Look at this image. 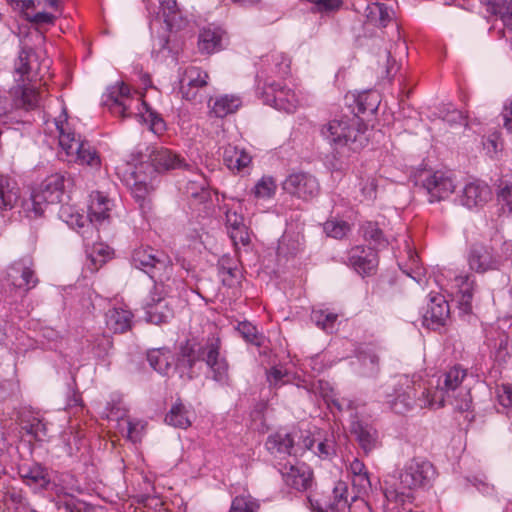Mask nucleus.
Masks as SVG:
<instances>
[{
  "label": "nucleus",
  "instance_id": "obj_1",
  "mask_svg": "<svg viewBox=\"0 0 512 512\" xmlns=\"http://www.w3.org/2000/svg\"><path fill=\"white\" fill-rule=\"evenodd\" d=\"M467 370L461 365H454L443 372L433 375L424 382L429 394L428 398L421 400V405H430L437 409L451 405L460 412L468 411L471 406V396L463 386Z\"/></svg>",
  "mask_w": 512,
  "mask_h": 512
},
{
  "label": "nucleus",
  "instance_id": "obj_2",
  "mask_svg": "<svg viewBox=\"0 0 512 512\" xmlns=\"http://www.w3.org/2000/svg\"><path fill=\"white\" fill-rule=\"evenodd\" d=\"M103 103L113 115L121 118H143L144 114L148 113L151 130L159 134L165 130V122L149 110L143 95L137 91L132 92L124 82L110 86L104 95Z\"/></svg>",
  "mask_w": 512,
  "mask_h": 512
},
{
  "label": "nucleus",
  "instance_id": "obj_3",
  "mask_svg": "<svg viewBox=\"0 0 512 512\" xmlns=\"http://www.w3.org/2000/svg\"><path fill=\"white\" fill-rule=\"evenodd\" d=\"M221 340L218 335L212 334L197 349L186 345L182 347L175 369L188 368L191 370L197 361H204L212 372L213 379L220 384L229 382V366L220 354Z\"/></svg>",
  "mask_w": 512,
  "mask_h": 512
},
{
  "label": "nucleus",
  "instance_id": "obj_4",
  "mask_svg": "<svg viewBox=\"0 0 512 512\" xmlns=\"http://www.w3.org/2000/svg\"><path fill=\"white\" fill-rule=\"evenodd\" d=\"M366 131V124L357 114L330 120L321 128L324 139L339 153L345 148L352 152L364 148L368 142Z\"/></svg>",
  "mask_w": 512,
  "mask_h": 512
},
{
  "label": "nucleus",
  "instance_id": "obj_5",
  "mask_svg": "<svg viewBox=\"0 0 512 512\" xmlns=\"http://www.w3.org/2000/svg\"><path fill=\"white\" fill-rule=\"evenodd\" d=\"M112 206L113 203L107 196L96 191L90 195L87 216L70 213L67 206L61 207L60 215L71 227L84 229L82 236L85 240H90L97 233V226L109 219Z\"/></svg>",
  "mask_w": 512,
  "mask_h": 512
},
{
  "label": "nucleus",
  "instance_id": "obj_6",
  "mask_svg": "<svg viewBox=\"0 0 512 512\" xmlns=\"http://www.w3.org/2000/svg\"><path fill=\"white\" fill-rule=\"evenodd\" d=\"M59 132V145L67 156V161L98 169L101 158L96 148L87 140L72 131L67 122L55 120Z\"/></svg>",
  "mask_w": 512,
  "mask_h": 512
},
{
  "label": "nucleus",
  "instance_id": "obj_7",
  "mask_svg": "<svg viewBox=\"0 0 512 512\" xmlns=\"http://www.w3.org/2000/svg\"><path fill=\"white\" fill-rule=\"evenodd\" d=\"M423 398L429 399L424 382L401 376L393 385L392 391L387 392L386 402L395 413L405 414L415 407L430 408V405H421Z\"/></svg>",
  "mask_w": 512,
  "mask_h": 512
},
{
  "label": "nucleus",
  "instance_id": "obj_8",
  "mask_svg": "<svg viewBox=\"0 0 512 512\" xmlns=\"http://www.w3.org/2000/svg\"><path fill=\"white\" fill-rule=\"evenodd\" d=\"M70 179L63 173L49 175L40 185L39 189L33 191L29 201L25 203V210L29 218H37L44 214L49 204H56L61 201L65 182Z\"/></svg>",
  "mask_w": 512,
  "mask_h": 512
},
{
  "label": "nucleus",
  "instance_id": "obj_9",
  "mask_svg": "<svg viewBox=\"0 0 512 512\" xmlns=\"http://www.w3.org/2000/svg\"><path fill=\"white\" fill-rule=\"evenodd\" d=\"M131 261L135 268L148 274L155 285L169 280L173 269L169 257L151 247L135 249Z\"/></svg>",
  "mask_w": 512,
  "mask_h": 512
},
{
  "label": "nucleus",
  "instance_id": "obj_10",
  "mask_svg": "<svg viewBox=\"0 0 512 512\" xmlns=\"http://www.w3.org/2000/svg\"><path fill=\"white\" fill-rule=\"evenodd\" d=\"M7 282L15 292L21 291L22 297L35 288L39 281L32 258L25 256L14 261L7 269Z\"/></svg>",
  "mask_w": 512,
  "mask_h": 512
},
{
  "label": "nucleus",
  "instance_id": "obj_11",
  "mask_svg": "<svg viewBox=\"0 0 512 512\" xmlns=\"http://www.w3.org/2000/svg\"><path fill=\"white\" fill-rule=\"evenodd\" d=\"M50 60L43 58L39 60V56L30 47H22L18 58L15 61L14 70L22 81H37L42 79L48 73Z\"/></svg>",
  "mask_w": 512,
  "mask_h": 512
},
{
  "label": "nucleus",
  "instance_id": "obj_12",
  "mask_svg": "<svg viewBox=\"0 0 512 512\" xmlns=\"http://www.w3.org/2000/svg\"><path fill=\"white\" fill-rule=\"evenodd\" d=\"M467 260L470 269L477 273L500 270L505 265L503 255L484 244L472 245Z\"/></svg>",
  "mask_w": 512,
  "mask_h": 512
},
{
  "label": "nucleus",
  "instance_id": "obj_13",
  "mask_svg": "<svg viewBox=\"0 0 512 512\" xmlns=\"http://www.w3.org/2000/svg\"><path fill=\"white\" fill-rule=\"evenodd\" d=\"M435 474L434 467L431 462L420 458L409 460L399 479L403 488L415 489L427 485Z\"/></svg>",
  "mask_w": 512,
  "mask_h": 512
},
{
  "label": "nucleus",
  "instance_id": "obj_14",
  "mask_svg": "<svg viewBox=\"0 0 512 512\" xmlns=\"http://www.w3.org/2000/svg\"><path fill=\"white\" fill-rule=\"evenodd\" d=\"M422 188L429 195V201H441L448 198L455 190L454 180L450 172H426L420 176Z\"/></svg>",
  "mask_w": 512,
  "mask_h": 512
},
{
  "label": "nucleus",
  "instance_id": "obj_15",
  "mask_svg": "<svg viewBox=\"0 0 512 512\" xmlns=\"http://www.w3.org/2000/svg\"><path fill=\"white\" fill-rule=\"evenodd\" d=\"M282 186L285 192L302 200H310L320 192L318 180L307 172L291 173Z\"/></svg>",
  "mask_w": 512,
  "mask_h": 512
},
{
  "label": "nucleus",
  "instance_id": "obj_16",
  "mask_svg": "<svg viewBox=\"0 0 512 512\" xmlns=\"http://www.w3.org/2000/svg\"><path fill=\"white\" fill-rule=\"evenodd\" d=\"M265 103L278 110L292 113L300 103L296 92L281 82L268 83L264 90Z\"/></svg>",
  "mask_w": 512,
  "mask_h": 512
},
{
  "label": "nucleus",
  "instance_id": "obj_17",
  "mask_svg": "<svg viewBox=\"0 0 512 512\" xmlns=\"http://www.w3.org/2000/svg\"><path fill=\"white\" fill-rule=\"evenodd\" d=\"M169 293L168 286L164 283L154 285L150 300L146 303V319L153 324H162L172 317L173 312L169 307L165 296Z\"/></svg>",
  "mask_w": 512,
  "mask_h": 512
},
{
  "label": "nucleus",
  "instance_id": "obj_18",
  "mask_svg": "<svg viewBox=\"0 0 512 512\" xmlns=\"http://www.w3.org/2000/svg\"><path fill=\"white\" fill-rule=\"evenodd\" d=\"M278 470L286 485L298 491H306L313 484V473L305 463H279Z\"/></svg>",
  "mask_w": 512,
  "mask_h": 512
},
{
  "label": "nucleus",
  "instance_id": "obj_19",
  "mask_svg": "<svg viewBox=\"0 0 512 512\" xmlns=\"http://www.w3.org/2000/svg\"><path fill=\"white\" fill-rule=\"evenodd\" d=\"M450 315V307L441 294H431L429 302L423 313V325L436 330L444 326Z\"/></svg>",
  "mask_w": 512,
  "mask_h": 512
},
{
  "label": "nucleus",
  "instance_id": "obj_20",
  "mask_svg": "<svg viewBox=\"0 0 512 512\" xmlns=\"http://www.w3.org/2000/svg\"><path fill=\"white\" fill-rule=\"evenodd\" d=\"M492 189L484 181L474 180L468 182L463 187L459 195L460 203L471 209L483 207L492 199Z\"/></svg>",
  "mask_w": 512,
  "mask_h": 512
},
{
  "label": "nucleus",
  "instance_id": "obj_21",
  "mask_svg": "<svg viewBox=\"0 0 512 512\" xmlns=\"http://www.w3.org/2000/svg\"><path fill=\"white\" fill-rule=\"evenodd\" d=\"M149 158L155 171L160 173L175 169H193V166L186 163L185 159L181 155L166 147L154 148L151 151Z\"/></svg>",
  "mask_w": 512,
  "mask_h": 512
},
{
  "label": "nucleus",
  "instance_id": "obj_22",
  "mask_svg": "<svg viewBox=\"0 0 512 512\" xmlns=\"http://www.w3.org/2000/svg\"><path fill=\"white\" fill-rule=\"evenodd\" d=\"M313 512H347L350 507L348 501V486L343 481H338L332 491V499L324 504L318 500L308 498Z\"/></svg>",
  "mask_w": 512,
  "mask_h": 512
},
{
  "label": "nucleus",
  "instance_id": "obj_23",
  "mask_svg": "<svg viewBox=\"0 0 512 512\" xmlns=\"http://www.w3.org/2000/svg\"><path fill=\"white\" fill-rule=\"evenodd\" d=\"M348 264L361 275H370L378 265L377 252L372 248L355 246L348 251Z\"/></svg>",
  "mask_w": 512,
  "mask_h": 512
},
{
  "label": "nucleus",
  "instance_id": "obj_24",
  "mask_svg": "<svg viewBox=\"0 0 512 512\" xmlns=\"http://www.w3.org/2000/svg\"><path fill=\"white\" fill-rule=\"evenodd\" d=\"M208 73L199 67H188L181 80V93L183 98L189 101H196L198 92L207 86Z\"/></svg>",
  "mask_w": 512,
  "mask_h": 512
},
{
  "label": "nucleus",
  "instance_id": "obj_25",
  "mask_svg": "<svg viewBox=\"0 0 512 512\" xmlns=\"http://www.w3.org/2000/svg\"><path fill=\"white\" fill-rule=\"evenodd\" d=\"M226 32L217 26L204 27L198 37V48L203 54H213L223 49Z\"/></svg>",
  "mask_w": 512,
  "mask_h": 512
},
{
  "label": "nucleus",
  "instance_id": "obj_26",
  "mask_svg": "<svg viewBox=\"0 0 512 512\" xmlns=\"http://www.w3.org/2000/svg\"><path fill=\"white\" fill-rule=\"evenodd\" d=\"M19 475L27 485L35 489H47L50 484L47 468L38 463L21 465Z\"/></svg>",
  "mask_w": 512,
  "mask_h": 512
},
{
  "label": "nucleus",
  "instance_id": "obj_27",
  "mask_svg": "<svg viewBox=\"0 0 512 512\" xmlns=\"http://www.w3.org/2000/svg\"><path fill=\"white\" fill-rule=\"evenodd\" d=\"M347 469L351 477L352 486L358 496L366 495L371 490L372 484L365 464L360 459L353 458Z\"/></svg>",
  "mask_w": 512,
  "mask_h": 512
},
{
  "label": "nucleus",
  "instance_id": "obj_28",
  "mask_svg": "<svg viewBox=\"0 0 512 512\" xmlns=\"http://www.w3.org/2000/svg\"><path fill=\"white\" fill-rule=\"evenodd\" d=\"M11 93L13 97L12 108L30 111L39 106L40 94L34 87L18 85L12 89Z\"/></svg>",
  "mask_w": 512,
  "mask_h": 512
},
{
  "label": "nucleus",
  "instance_id": "obj_29",
  "mask_svg": "<svg viewBox=\"0 0 512 512\" xmlns=\"http://www.w3.org/2000/svg\"><path fill=\"white\" fill-rule=\"evenodd\" d=\"M133 314L125 307H113L105 314L107 328L114 333H124L132 326Z\"/></svg>",
  "mask_w": 512,
  "mask_h": 512
},
{
  "label": "nucleus",
  "instance_id": "obj_30",
  "mask_svg": "<svg viewBox=\"0 0 512 512\" xmlns=\"http://www.w3.org/2000/svg\"><path fill=\"white\" fill-rule=\"evenodd\" d=\"M294 439L291 434L284 432H276L271 434L265 443L267 450L275 457L285 455L296 456L297 452L293 450Z\"/></svg>",
  "mask_w": 512,
  "mask_h": 512
},
{
  "label": "nucleus",
  "instance_id": "obj_31",
  "mask_svg": "<svg viewBox=\"0 0 512 512\" xmlns=\"http://www.w3.org/2000/svg\"><path fill=\"white\" fill-rule=\"evenodd\" d=\"M223 161L229 170L241 173L249 168L252 158L244 149L228 145L223 152Z\"/></svg>",
  "mask_w": 512,
  "mask_h": 512
},
{
  "label": "nucleus",
  "instance_id": "obj_32",
  "mask_svg": "<svg viewBox=\"0 0 512 512\" xmlns=\"http://www.w3.org/2000/svg\"><path fill=\"white\" fill-rule=\"evenodd\" d=\"M351 432L366 455L378 446V432L372 426L357 421L352 424Z\"/></svg>",
  "mask_w": 512,
  "mask_h": 512
},
{
  "label": "nucleus",
  "instance_id": "obj_33",
  "mask_svg": "<svg viewBox=\"0 0 512 512\" xmlns=\"http://www.w3.org/2000/svg\"><path fill=\"white\" fill-rule=\"evenodd\" d=\"M206 186L207 182L203 174H196L195 179L189 180L186 193L193 199L192 205L203 204L205 209L212 206L211 194Z\"/></svg>",
  "mask_w": 512,
  "mask_h": 512
},
{
  "label": "nucleus",
  "instance_id": "obj_34",
  "mask_svg": "<svg viewBox=\"0 0 512 512\" xmlns=\"http://www.w3.org/2000/svg\"><path fill=\"white\" fill-rule=\"evenodd\" d=\"M455 283L459 288L457 294L459 309L465 314H470L472 312L474 279L468 274L459 275L455 278Z\"/></svg>",
  "mask_w": 512,
  "mask_h": 512
},
{
  "label": "nucleus",
  "instance_id": "obj_35",
  "mask_svg": "<svg viewBox=\"0 0 512 512\" xmlns=\"http://www.w3.org/2000/svg\"><path fill=\"white\" fill-rule=\"evenodd\" d=\"M19 196L17 183L8 176L0 175V210L12 209Z\"/></svg>",
  "mask_w": 512,
  "mask_h": 512
},
{
  "label": "nucleus",
  "instance_id": "obj_36",
  "mask_svg": "<svg viewBox=\"0 0 512 512\" xmlns=\"http://www.w3.org/2000/svg\"><path fill=\"white\" fill-rule=\"evenodd\" d=\"M406 50L407 47L405 43L398 41L390 45L389 49H385L383 53L379 55L378 63L384 67L386 77L391 78L397 73L399 66L395 58L396 54L398 52L403 54Z\"/></svg>",
  "mask_w": 512,
  "mask_h": 512
},
{
  "label": "nucleus",
  "instance_id": "obj_37",
  "mask_svg": "<svg viewBox=\"0 0 512 512\" xmlns=\"http://www.w3.org/2000/svg\"><path fill=\"white\" fill-rule=\"evenodd\" d=\"M367 21L377 27H386L394 16V11L384 3H370L365 9Z\"/></svg>",
  "mask_w": 512,
  "mask_h": 512
},
{
  "label": "nucleus",
  "instance_id": "obj_38",
  "mask_svg": "<svg viewBox=\"0 0 512 512\" xmlns=\"http://www.w3.org/2000/svg\"><path fill=\"white\" fill-rule=\"evenodd\" d=\"M211 101L212 99L209 101L210 112L220 118L236 112L242 104L241 99L235 95H223L217 97L213 103Z\"/></svg>",
  "mask_w": 512,
  "mask_h": 512
},
{
  "label": "nucleus",
  "instance_id": "obj_39",
  "mask_svg": "<svg viewBox=\"0 0 512 512\" xmlns=\"http://www.w3.org/2000/svg\"><path fill=\"white\" fill-rule=\"evenodd\" d=\"M486 10L498 16L503 25L512 31V0H482Z\"/></svg>",
  "mask_w": 512,
  "mask_h": 512
},
{
  "label": "nucleus",
  "instance_id": "obj_40",
  "mask_svg": "<svg viewBox=\"0 0 512 512\" xmlns=\"http://www.w3.org/2000/svg\"><path fill=\"white\" fill-rule=\"evenodd\" d=\"M147 360L155 371L166 375L172 367L174 356L169 349H153L147 353Z\"/></svg>",
  "mask_w": 512,
  "mask_h": 512
},
{
  "label": "nucleus",
  "instance_id": "obj_41",
  "mask_svg": "<svg viewBox=\"0 0 512 512\" xmlns=\"http://www.w3.org/2000/svg\"><path fill=\"white\" fill-rule=\"evenodd\" d=\"M495 194L500 211L512 215V176L498 180Z\"/></svg>",
  "mask_w": 512,
  "mask_h": 512
},
{
  "label": "nucleus",
  "instance_id": "obj_42",
  "mask_svg": "<svg viewBox=\"0 0 512 512\" xmlns=\"http://www.w3.org/2000/svg\"><path fill=\"white\" fill-rule=\"evenodd\" d=\"M494 338H488V346L491 349V355L498 363H503L510 355L508 335L503 331H496Z\"/></svg>",
  "mask_w": 512,
  "mask_h": 512
},
{
  "label": "nucleus",
  "instance_id": "obj_43",
  "mask_svg": "<svg viewBox=\"0 0 512 512\" xmlns=\"http://www.w3.org/2000/svg\"><path fill=\"white\" fill-rule=\"evenodd\" d=\"M190 411L181 402H176L166 414L167 424L181 429H187L191 426Z\"/></svg>",
  "mask_w": 512,
  "mask_h": 512
},
{
  "label": "nucleus",
  "instance_id": "obj_44",
  "mask_svg": "<svg viewBox=\"0 0 512 512\" xmlns=\"http://www.w3.org/2000/svg\"><path fill=\"white\" fill-rule=\"evenodd\" d=\"M304 446L306 449L311 450L320 459H331L335 453V442L333 439L326 438L322 441H316L313 438H305Z\"/></svg>",
  "mask_w": 512,
  "mask_h": 512
},
{
  "label": "nucleus",
  "instance_id": "obj_45",
  "mask_svg": "<svg viewBox=\"0 0 512 512\" xmlns=\"http://www.w3.org/2000/svg\"><path fill=\"white\" fill-rule=\"evenodd\" d=\"M364 239L371 245L370 248H383L388 245V240L378 227L377 223L368 221L361 226Z\"/></svg>",
  "mask_w": 512,
  "mask_h": 512
},
{
  "label": "nucleus",
  "instance_id": "obj_46",
  "mask_svg": "<svg viewBox=\"0 0 512 512\" xmlns=\"http://www.w3.org/2000/svg\"><path fill=\"white\" fill-rule=\"evenodd\" d=\"M219 269L222 274V281L225 285L233 286L241 278L240 269L229 257H223L219 261Z\"/></svg>",
  "mask_w": 512,
  "mask_h": 512
},
{
  "label": "nucleus",
  "instance_id": "obj_47",
  "mask_svg": "<svg viewBox=\"0 0 512 512\" xmlns=\"http://www.w3.org/2000/svg\"><path fill=\"white\" fill-rule=\"evenodd\" d=\"M277 185L270 176H263L252 189V194L257 199H269L276 193Z\"/></svg>",
  "mask_w": 512,
  "mask_h": 512
},
{
  "label": "nucleus",
  "instance_id": "obj_48",
  "mask_svg": "<svg viewBox=\"0 0 512 512\" xmlns=\"http://www.w3.org/2000/svg\"><path fill=\"white\" fill-rule=\"evenodd\" d=\"M356 104L358 114L374 113L379 105V96L375 92L362 93L357 97Z\"/></svg>",
  "mask_w": 512,
  "mask_h": 512
},
{
  "label": "nucleus",
  "instance_id": "obj_49",
  "mask_svg": "<svg viewBox=\"0 0 512 512\" xmlns=\"http://www.w3.org/2000/svg\"><path fill=\"white\" fill-rule=\"evenodd\" d=\"M325 233L332 238L342 239L351 230L350 225L344 220L331 219L324 223Z\"/></svg>",
  "mask_w": 512,
  "mask_h": 512
},
{
  "label": "nucleus",
  "instance_id": "obj_50",
  "mask_svg": "<svg viewBox=\"0 0 512 512\" xmlns=\"http://www.w3.org/2000/svg\"><path fill=\"white\" fill-rule=\"evenodd\" d=\"M260 505L251 496H236L231 503L229 512H258Z\"/></svg>",
  "mask_w": 512,
  "mask_h": 512
},
{
  "label": "nucleus",
  "instance_id": "obj_51",
  "mask_svg": "<svg viewBox=\"0 0 512 512\" xmlns=\"http://www.w3.org/2000/svg\"><path fill=\"white\" fill-rule=\"evenodd\" d=\"M22 428L35 440L42 441L48 434L46 423L43 420L33 417L31 420L26 422Z\"/></svg>",
  "mask_w": 512,
  "mask_h": 512
},
{
  "label": "nucleus",
  "instance_id": "obj_52",
  "mask_svg": "<svg viewBox=\"0 0 512 512\" xmlns=\"http://www.w3.org/2000/svg\"><path fill=\"white\" fill-rule=\"evenodd\" d=\"M312 321L321 329L331 331L337 320V315L323 310H315L311 314Z\"/></svg>",
  "mask_w": 512,
  "mask_h": 512
},
{
  "label": "nucleus",
  "instance_id": "obj_53",
  "mask_svg": "<svg viewBox=\"0 0 512 512\" xmlns=\"http://www.w3.org/2000/svg\"><path fill=\"white\" fill-rule=\"evenodd\" d=\"M111 252V249L106 245H94L91 252H89V259L93 265L92 269L97 270L101 267L110 258Z\"/></svg>",
  "mask_w": 512,
  "mask_h": 512
},
{
  "label": "nucleus",
  "instance_id": "obj_54",
  "mask_svg": "<svg viewBox=\"0 0 512 512\" xmlns=\"http://www.w3.org/2000/svg\"><path fill=\"white\" fill-rule=\"evenodd\" d=\"M237 330L247 342L255 346L262 345L263 337L258 334L256 327L251 323L246 321L240 322L237 326Z\"/></svg>",
  "mask_w": 512,
  "mask_h": 512
},
{
  "label": "nucleus",
  "instance_id": "obj_55",
  "mask_svg": "<svg viewBox=\"0 0 512 512\" xmlns=\"http://www.w3.org/2000/svg\"><path fill=\"white\" fill-rule=\"evenodd\" d=\"M124 422L127 430V438L133 443L140 441L144 433L145 423L133 419H126Z\"/></svg>",
  "mask_w": 512,
  "mask_h": 512
},
{
  "label": "nucleus",
  "instance_id": "obj_56",
  "mask_svg": "<svg viewBox=\"0 0 512 512\" xmlns=\"http://www.w3.org/2000/svg\"><path fill=\"white\" fill-rule=\"evenodd\" d=\"M365 376H375L379 372V356L375 352L365 353L361 357Z\"/></svg>",
  "mask_w": 512,
  "mask_h": 512
},
{
  "label": "nucleus",
  "instance_id": "obj_57",
  "mask_svg": "<svg viewBox=\"0 0 512 512\" xmlns=\"http://www.w3.org/2000/svg\"><path fill=\"white\" fill-rule=\"evenodd\" d=\"M497 400L506 414L512 413V386L501 385L497 388Z\"/></svg>",
  "mask_w": 512,
  "mask_h": 512
},
{
  "label": "nucleus",
  "instance_id": "obj_58",
  "mask_svg": "<svg viewBox=\"0 0 512 512\" xmlns=\"http://www.w3.org/2000/svg\"><path fill=\"white\" fill-rule=\"evenodd\" d=\"M57 16L47 11H40L33 14H27V21L38 28L44 25H53Z\"/></svg>",
  "mask_w": 512,
  "mask_h": 512
},
{
  "label": "nucleus",
  "instance_id": "obj_59",
  "mask_svg": "<svg viewBox=\"0 0 512 512\" xmlns=\"http://www.w3.org/2000/svg\"><path fill=\"white\" fill-rule=\"evenodd\" d=\"M235 248H238L239 244L242 246H248L250 244V234L247 226H241L239 229L230 230L228 232Z\"/></svg>",
  "mask_w": 512,
  "mask_h": 512
},
{
  "label": "nucleus",
  "instance_id": "obj_60",
  "mask_svg": "<svg viewBox=\"0 0 512 512\" xmlns=\"http://www.w3.org/2000/svg\"><path fill=\"white\" fill-rule=\"evenodd\" d=\"M160 8L164 18V22L168 25H172V21L177 13L176 0H159Z\"/></svg>",
  "mask_w": 512,
  "mask_h": 512
},
{
  "label": "nucleus",
  "instance_id": "obj_61",
  "mask_svg": "<svg viewBox=\"0 0 512 512\" xmlns=\"http://www.w3.org/2000/svg\"><path fill=\"white\" fill-rule=\"evenodd\" d=\"M225 215L228 232H230V230L239 229L241 226H245L244 217L237 210L228 208Z\"/></svg>",
  "mask_w": 512,
  "mask_h": 512
},
{
  "label": "nucleus",
  "instance_id": "obj_62",
  "mask_svg": "<svg viewBox=\"0 0 512 512\" xmlns=\"http://www.w3.org/2000/svg\"><path fill=\"white\" fill-rule=\"evenodd\" d=\"M408 258L410 262V267H408L407 270H404V272L411 276L413 279L419 281V277L422 275V268L420 266V260L418 255L412 251L410 248H408Z\"/></svg>",
  "mask_w": 512,
  "mask_h": 512
},
{
  "label": "nucleus",
  "instance_id": "obj_63",
  "mask_svg": "<svg viewBox=\"0 0 512 512\" xmlns=\"http://www.w3.org/2000/svg\"><path fill=\"white\" fill-rule=\"evenodd\" d=\"M131 190L134 198L140 202L142 207L152 187L143 181H136Z\"/></svg>",
  "mask_w": 512,
  "mask_h": 512
},
{
  "label": "nucleus",
  "instance_id": "obj_64",
  "mask_svg": "<svg viewBox=\"0 0 512 512\" xmlns=\"http://www.w3.org/2000/svg\"><path fill=\"white\" fill-rule=\"evenodd\" d=\"M482 144L484 150L490 157H493L502 148L499 136L496 133L489 135L487 138H484Z\"/></svg>",
  "mask_w": 512,
  "mask_h": 512
}]
</instances>
